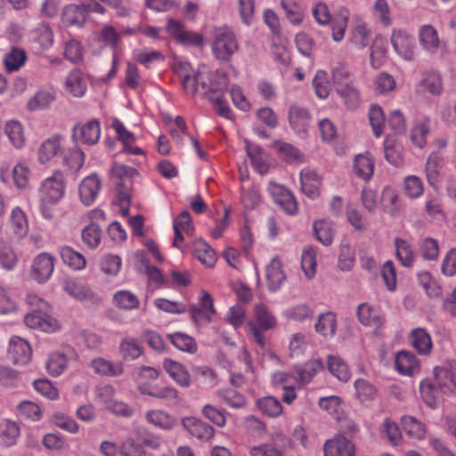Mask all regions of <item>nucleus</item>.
Instances as JSON below:
<instances>
[{
    "mask_svg": "<svg viewBox=\"0 0 456 456\" xmlns=\"http://www.w3.org/2000/svg\"><path fill=\"white\" fill-rule=\"evenodd\" d=\"M90 12L104 14L106 9L96 0H81L79 4H69L63 7L61 22L67 27L83 28Z\"/></svg>",
    "mask_w": 456,
    "mask_h": 456,
    "instance_id": "nucleus-1",
    "label": "nucleus"
},
{
    "mask_svg": "<svg viewBox=\"0 0 456 456\" xmlns=\"http://www.w3.org/2000/svg\"><path fill=\"white\" fill-rule=\"evenodd\" d=\"M238 50L239 43L232 29L222 27L215 30L212 52L217 60L229 61Z\"/></svg>",
    "mask_w": 456,
    "mask_h": 456,
    "instance_id": "nucleus-2",
    "label": "nucleus"
},
{
    "mask_svg": "<svg viewBox=\"0 0 456 456\" xmlns=\"http://www.w3.org/2000/svg\"><path fill=\"white\" fill-rule=\"evenodd\" d=\"M270 443H264L249 448L250 456H285L288 450L292 449L293 443L281 431L273 432Z\"/></svg>",
    "mask_w": 456,
    "mask_h": 456,
    "instance_id": "nucleus-3",
    "label": "nucleus"
},
{
    "mask_svg": "<svg viewBox=\"0 0 456 456\" xmlns=\"http://www.w3.org/2000/svg\"><path fill=\"white\" fill-rule=\"evenodd\" d=\"M64 191L65 183L63 174L60 170H56L41 183V201L56 203L63 197Z\"/></svg>",
    "mask_w": 456,
    "mask_h": 456,
    "instance_id": "nucleus-4",
    "label": "nucleus"
},
{
    "mask_svg": "<svg viewBox=\"0 0 456 456\" xmlns=\"http://www.w3.org/2000/svg\"><path fill=\"white\" fill-rule=\"evenodd\" d=\"M137 390L141 395H149L169 403H176L179 400L178 391L171 386H159L149 381H140Z\"/></svg>",
    "mask_w": 456,
    "mask_h": 456,
    "instance_id": "nucleus-5",
    "label": "nucleus"
},
{
    "mask_svg": "<svg viewBox=\"0 0 456 456\" xmlns=\"http://www.w3.org/2000/svg\"><path fill=\"white\" fill-rule=\"evenodd\" d=\"M167 31L181 45L186 46H200L203 45L202 35L185 30L183 24L179 20L169 19L167 24Z\"/></svg>",
    "mask_w": 456,
    "mask_h": 456,
    "instance_id": "nucleus-6",
    "label": "nucleus"
},
{
    "mask_svg": "<svg viewBox=\"0 0 456 456\" xmlns=\"http://www.w3.org/2000/svg\"><path fill=\"white\" fill-rule=\"evenodd\" d=\"M100 134V123L94 119L74 126L71 138L74 142L93 145L99 141Z\"/></svg>",
    "mask_w": 456,
    "mask_h": 456,
    "instance_id": "nucleus-7",
    "label": "nucleus"
},
{
    "mask_svg": "<svg viewBox=\"0 0 456 456\" xmlns=\"http://www.w3.org/2000/svg\"><path fill=\"white\" fill-rule=\"evenodd\" d=\"M391 44L395 51L405 60H412L414 56V37L403 29H394Z\"/></svg>",
    "mask_w": 456,
    "mask_h": 456,
    "instance_id": "nucleus-8",
    "label": "nucleus"
},
{
    "mask_svg": "<svg viewBox=\"0 0 456 456\" xmlns=\"http://www.w3.org/2000/svg\"><path fill=\"white\" fill-rule=\"evenodd\" d=\"M55 258L48 253H41L35 257L31 266V277L39 283L45 282L54 269Z\"/></svg>",
    "mask_w": 456,
    "mask_h": 456,
    "instance_id": "nucleus-9",
    "label": "nucleus"
},
{
    "mask_svg": "<svg viewBox=\"0 0 456 456\" xmlns=\"http://www.w3.org/2000/svg\"><path fill=\"white\" fill-rule=\"evenodd\" d=\"M216 313L213 298L211 295L205 290L201 292V297L199 303L190 307L191 316L196 323L202 322H210L212 316L216 314Z\"/></svg>",
    "mask_w": 456,
    "mask_h": 456,
    "instance_id": "nucleus-10",
    "label": "nucleus"
},
{
    "mask_svg": "<svg viewBox=\"0 0 456 456\" xmlns=\"http://www.w3.org/2000/svg\"><path fill=\"white\" fill-rule=\"evenodd\" d=\"M324 456H354V444L344 435H336L323 445Z\"/></svg>",
    "mask_w": 456,
    "mask_h": 456,
    "instance_id": "nucleus-11",
    "label": "nucleus"
},
{
    "mask_svg": "<svg viewBox=\"0 0 456 456\" xmlns=\"http://www.w3.org/2000/svg\"><path fill=\"white\" fill-rule=\"evenodd\" d=\"M24 322L28 327L41 330L45 332H52L59 328L58 322L41 310H33L27 314Z\"/></svg>",
    "mask_w": 456,
    "mask_h": 456,
    "instance_id": "nucleus-12",
    "label": "nucleus"
},
{
    "mask_svg": "<svg viewBox=\"0 0 456 456\" xmlns=\"http://www.w3.org/2000/svg\"><path fill=\"white\" fill-rule=\"evenodd\" d=\"M269 191L276 204L281 206L289 215H294L297 210V204L293 194L284 186L275 183H270Z\"/></svg>",
    "mask_w": 456,
    "mask_h": 456,
    "instance_id": "nucleus-13",
    "label": "nucleus"
},
{
    "mask_svg": "<svg viewBox=\"0 0 456 456\" xmlns=\"http://www.w3.org/2000/svg\"><path fill=\"white\" fill-rule=\"evenodd\" d=\"M288 118L290 126L297 133H306L312 120L309 110L297 104L289 107Z\"/></svg>",
    "mask_w": 456,
    "mask_h": 456,
    "instance_id": "nucleus-14",
    "label": "nucleus"
},
{
    "mask_svg": "<svg viewBox=\"0 0 456 456\" xmlns=\"http://www.w3.org/2000/svg\"><path fill=\"white\" fill-rule=\"evenodd\" d=\"M8 354L14 363L26 364L30 361L32 350L26 340L13 337L10 340Z\"/></svg>",
    "mask_w": 456,
    "mask_h": 456,
    "instance_id": "nucleus-15",
    "label": "nucleus"
},
{
    "mask_svg": "<svg viewBox=\"0 0 456 456\" xmlns=\"http://www.w3.org/2000/svg\"><path fill=\"white\" fill-rule=\"evenodd\" d=\"M301 190L304 194L311 199H316L320 194L322 179L315 170L304 168L300 172Z\"/></svg>",
    "mask_w": 456,
    "mask_h": 456,
    "instance_id": "nucleus-16",
    "label": "nucleus"
},
{
    "mask_svg": "<svg viewBox=\"0 0 456 456\" xmlns=\"http://www.w3.org/2000/svg\"><path fill=\"white\" fill-rule=\"evenodd\" d=\"M182 425L192 436L200 440H208L215 434V429L210 425L194 417L183 418Z\"/></svg>",
    "mask_w": 456,
    "mask_h": 456,
    "instance_id": "nucleus-17",
    "label": "nucleus"
},
{
    "mask_svg": "<svg viewBox=\"0 0 456 456\" xmlns=\"http://www.w3.org/2000/svg\"><path fill=\"white\" fill-rule=\"evenodd\" d=\"M163 368L176 384L182 387H190L191 383V375L182 363L167 358L163 362Z\"/></svg>",
    "mask_w": 456,
    "mask_h": 456,
    "instance_id": "nucleus-18",
    "label": "nucleus"
},
{
    "mask_svg": "<svg viewBox=\"0 0 456 456\" xmlns=\"http://www.w3.org/2000/svg\"><path fill=\"white\" fill-rule=\"evenodd\" d=\"M101 188V180L92 175L84 178L79 186V196L81 201L86 205H91L96 199Z\"/></svg>",
    "mask_w": 456,
    "mask_h": 456,
    "instance_id": "nucleus-19",
    "label": "nucleus"
},
{
    "mask_svg": "<svg viewBox=\"0 0 456 456\" xmlns=\"http://www.w3.org/2000/svg\"><path fill=\"white\" fill-rule=\"evenodd\" d=\"M62 136L55 134L44 141L38 149V159L44 164L62 152Z\"/></svg>",
    "mask_w": 456,
    "mask_h": 456,
    "instance_id": "nucleus-20",
    "label": "nucleus"
},
{
    "mask_svg": "<svg viewBox=\"0 0 456 456\" xmlns=\"http://www.w3.org/2000/svg\"><path fill=\"white\" fill-rule=\"evenodd\" d=\"M419 38L423 48L430 53H436L443 45L436 29L431 25H423L419 28Z\"/></svg>",
    "mask_w": 456,
    "mask_h": 456,
    "instance_id": "nucleus-21",
    "label": "nucleus"
},
{
    "mask_svg": "<svg viewBox=\"0 0 456 456\" xmlns=\"http://www.w3.org/2000/svg\"><path fill=\"white\" fill-rule=\"evenodd\" d=\"M375 162L369 152L358 154L354 161V172L365 182L370 181L374 174Z\"/></svg>",
    "mask_w": 456,
    "mask_h": 456,
    "instance_id": "nucleus-22",
    "label": "nucleus"
},
{
    "mask_svg": "<svg viewBox=\"0 0 456 456\" xmlns=\"http://www.w3.org/2000/svg\"><path fill=\"white\" fill-rule=\"evenodd\" d=\"M286 279L282 270L281 261L278 257H273L266 267L267 286L270 290L279 289Z\"/></svg>",
    "mask_w": 456,
    "mask_h": 456,
    "instance_id": "nucleus-23",
    "label": "nucleus"
},
{
    "mask_svg": "<svg viewBox=\"0 0 456 456\" xmlns=\"http://www.w3.org/2000/svg\"><path fill=\"white\" fill-rule=\"evenodd\" d=\"M91 367L95 373L102 376L118 377L124 372L121 362H113L102 357L94 359L91 362Z\"/></svg>",
    "mask_w": 456,
    "mask_h": 456,
    "instance_id": "nucleus-24",
    "label": "nucleus"
},
{
    "mask_svg": "<svg viewBox=\"0 0 456 456\" xmlns=\"http://www.w3.org/2000/svg\"><path fill=\"white\" fill-rule=\"evenodd\" d=\"M411 341L415 350L423 355H427L431 352L432 340L426 330L419 328L413 330L411 333Z\"/></svg>",
    "mask_w": 456,
    "mask_h": 456,
    "instance_id": "nucleus-25",
    "label": "nucleus"
},
{
    "mask_svg": "<svg viewBox=\"0 0 456 456\" xmlns=\"http://www.w3.org/2000/svg\"><path fill=\"white\" fill-rule=\"evenodd\" d=\"M395 365L400 373L409 376L413 375L419 369V362L415 355L405 351L397 354Z\"/></svg>",
    "mask_w": 456,
    "mask_h": 456,
    "instance_id": "nucleus-26",
    "label": "nucleus"
},
{
    "mask_svg": "<svg viewBox=\"0 0 456 456\" xmlns=\"http://www.w3.org/2000/svg\"><path fill=\"white\" fill-rule=\"evenodd\" d=\"M314 234L315 238L324 246L332 243L335 230L333 224L326 220L315 221L313 225Z\"/></svg>",
    "mask_w": 456,
    "mask_h": 456,
    "instance_id": "nucleus-27",
    "label": "nucleus"
},
{
    "mask_svg": "<svg viewBox=\"0 0 456 456\" xmlns=\"http://www.w3.org/2000/svg\"><path fill=\"white\" fill-rule=\"evenodd\" d=\"M31 37L42 49H47L53 44V32L49 24L41 22L31 31Z\"/></svg>",
    "mask_w": 456,
    "mask_h": 456,
    "instance_id": "nucleus-28",
    "label": "nucleus"
},
{
    "mask_svg": "<svg viewBox=\"0 0 456 456\" xmlns=\"http://www.w3.org/2000/svg\"><path fill=\"white\" fill-rule=\"evenodd\" d=\"M146 419L152 425L165 430L173 428L176 419L170 414L160 410H151L146 413Z\"/></svg>",
    "mask_w": 456,
    "mask_h": 456,
    "instance_id": "nucleus-29",
    "label": "nucleus"
},
{
    "mask_svg": "<svg viewBox=\"0 0 456 456\" xmlns=\"http://www.w3.org/2000/svg\"><path fill=\"white\" fill-rule=\"evenodd\" d=\"M61 260L75 270H82L86 267V258L73 248L68 246L61 247L59 250Z\"/></svg>",
    "mask_w": 456,
    "mask_h": 456,
    "instance_id": "nucleus-30",
    "label": "nucleus"
},
{
    "mask_svg": "<svg viewBox=\"0 0 456 456\" xmlns=\"http://www.w3.org/2000/svg\"><path fill=\"white\" fill-rule=\"evenodd\" d=\"M438 387L444 394L452 391V387H456V368L451 370L447 368H435L434 370Z\"/></svg>",
    "mask_w": 456,
    "mask_h": 456,
    "instance_id": "nucleus-31",
    "label": "nucleus"
},
{
    "mask_svg": "<svg viewBox=\"0 0 456 456\" xmlns=\"http://www.w3.org/2000/svg\"><path fill=\"white\" fill-rule=\"evenodd\" d=\"M401 424L405 434L412 439L420 440L426 434L425 426L411 416H403Z\"/></svg>",
    "mask_w": 456,
    "mask_h": 456,
    "instance_id": "nucleus-32",
    "label": "nucleus"
},
{
    "mask_svg": "<svg viewBox=\"0 0 456 456\" xmlns=\"http://www.w3.org/2000/svg\"><path fill=\"white\" fill-rule=\"evenodd\" d=\"M66 86L70 94L81 97L86 91V83L78 69H73L66 78Z\"/></svg>",
    "mask_w": 456,
    "mask_h": 456,
    "instance_id": "nucleus-33",
    "label": "nucleus"
},
{
    "mask_svg": "<svg viewBox=\"0 0 456 456\" xmlns=\"http://www.w3.org/2000/svg\"><path fill=\"white\" fill-rule=\"evenodd\" d=\"M167 337L177 349L189 354L196 353L198 346L192 337L183 332L169 334Z\"/></svg>",
    "mask_w": 456,
    "mask_h": 456,
    "instance_id": "nucleus-34",
    "label": "nucleus"
},
{
    "mask_svg": "<svg viewBox=\"0 0 456 456\" xmlns=\"http://www.w3.org/2000/svg\"><path fill=\"white\" fill-rule=\"evenodd\" d=\"M442 158L438 153H432L428 156L426 163V176L428 183L436 187L439 183V170L441 168Z\"/></svg>",
    "mask_w": 456,
    "mask_h": 456,
    "instance_id": "nucleus-35",
    "label": "nucleus"
},
{
    "mask_svg": "<svg viewBox=\"0 0 456 456\" xmlns=\"http://www.w3.org/2000/svg\"><path fill=\"white\" fill-rule=\"evenodd\" d=\"M336 91L348 109L354 110L358 107L361 101L360 93L353 83L338 87Z\"/></svg>",
    "mask_w": 456,
    "mask_h": 456,
    "instance_id": "nucleus-36",
    "label": "nucleus"
},
{
    "mask_svg": "<svg viewBox=\"0 0 456 456\" xmlns=\"http://www.w3.org/2000/svg\"><path fill=\"white\" fill-rule=\"evenodd\" d=\"M217 395L222 400V402L232 408L240 409L247 405V400L245 396L234 389H220L217 391Z\"/></svg>",
    "mask_w": 456,
    "mask_h": 456,
    "instance_id": "nucleus-37",
    "label": "nucleus"
},
{
    "mask_svg": "<svg viewBox=\"0 0 456 456\" xmlns=\"http://www.w3.org/2000/svg\"><path fill=\"white\" fill-rule=\"evenodd\" d=\"M113 302L118 308L125 310L137 309L140 305L138 297L129 290H120L114 294Z\"/></svg>",
    "mask_w": 456,
    "mask_h": 456,
    "instance_id": "nucleus-38",
    "label": "nucleus"
},
{
    "mask_svg": "<svg viewBox=\"0 0 456 456\" xmlns=\"http://www.w3.org/2000/svg\"><path fill=\"white\" fill-rule=\"evenodd\" d=\"M328 369L339 380L346 382L350 379V371L345 361L334 355L328 357Z\"/></svg>",
    "mask_w": 456,
    "mask_h": 456,
    "instance_id": "nucleus-39",
    "label": "nucleus"
},
{
    "mask_svg": "<svg viewBox=\"0 0 456 456\" xmlns=\"http://www.w3.org/2000/svg\"><path fill=\"white\" fill-rule=\"evenodd\" d=\"M337 330V320L334 314L328 312L319 316L318 322L315 324V330L323 335L333 336Z\"/></svg>",
    "mask_w": 456,
    "mask_h": 456,
    "instance_id": "nucleus-40",
    "label": "nucleus"
},
{
    "mask_svg": "<svg viewBox=\"0 0 456 456\" xmlns=\"http://www.w3.org/2000/svg\"><path fill=\"white\" fill-rule=\"evenodd\" d=\"M54 100L55 94L53 93L39 91L28 100L27 108L31 111L44 110L49 108Z\"/></svg>",
    "mask_w": 456,
    "mask_h": 456,
    "instance_id": "nucleus-41",
    "label": "nucleus"
},
{
    "mask_svg": "<svg viewBox=\"0 0 456 456\" xmlns=\"http://www.w3.org/2000/svg\"><path fill=\"white\" fill-rule=\"evenodd\" d=\"M396 256L402 265L411 267L414 261V252L411 246L404 240L396 238L395 240Z\"/></svg>",
    "mask_w": 456,
    "mask_h": 456,
    "instance_id": "nucleus-42",
    "label": "nucleus"
},
{
    "mask_svg": "<svg viewBox=\"0 0 456 456\" xmlns=\"http://www.w3.org/2000/svg\"><path fill=\"white\" fill-rule=\"evenodd\" d=\"M323 364L320 360H311L306 362L303 366L296 367V372L304 384L309 383L312 378L321 370Z\"/></svg>",
    "mask_w": 456,
    "mask_h": 456,
    "instance_id": "nucleus-43",
    "label": "nucleus"
},
{
    "mask_svg": "<svg viewBox=\"0 0 456 456\" xmlns=\"http://www.w3.org/2000/svg\"><path fill=\"white\" fill-rule=\"evenodd\" d=\"M436 384H434L430 380H423L419 385L420 394L423 400L432 409H435L437 406L438 390H441L436 379Z\"/></svg>",
    "mask_w": 456,
    "mask_h": 456,
    "instance_id": "nucleus-44",
    "label": "nucleus"
},
{
    "mask_svg": "<svg viewBox=\"0 0 456 456\" xmlns=\"http://www.w3.org/2000/svg\"><path fill=\"white\" fill-rule=\"evenodd\" d=\"M10 224L18 238H22L27 234L28 230V221L25 213L20 208L12 210Z\"/></svg>",
    "mask_w": 456,
    "mask_h": 456,
    "instance_id": "nucleus-45",
    "label": "nucleus"
},
{
    "mask_svg": "<svg viewBox=\"0 0 456 456\" xmlns=\"http://www.w3.org/2000/svg\"><path fill=\"white\" fill-rule=\"evenodd\" d=\"M387 46L386 41L379 37H376L370 46V63L375 69H379L386 57Z\"/></svg>",
    "mask_w": 456,
    "mask_h": 456,
    "instance_id": "nucleus-46",
    "label": "nucleus"
},
{
    "mask_svg": "<svg viewBox=\"0 0 456 456\" xmlns=\"http://www.w3.org/2000/svg\"><path fill=\"white\" fill-rule=\"evenodd\" d=\"M119 350L125 361L135 360L142 353V348L139 343L134 338H126L122 340Z\"/></svg>",
    "mask_w": 456,
    "mask_h": 456,
    "instance_id": "nucleus-47",
    "label": "nucleus"
},
{
    "mask_svg": "<svg viewBox=\"0 0 456 456\" xmlns=\"http://www.w3.org/2000/svg\"><path fill=\"white\" fill-rule=\"evenodd\" d=\"M384 151L386 159L392 165L399 167L403 163L401 144L395 143L394 141L387 138L384 142Z\"/></svg>",
    "mask_w": 456,
    "mask_h": 456,
    "instance_id": "nucleus-48",
    "label": "nucleus"
},
{
    "mask_svg": "<svg viewBox=\"0 0 456 456\" xmlns=\"http://www.w3.org/2000/svg\"><path fill=\"white\" fill-rule=\"evenodd\" d=\"M27 55L25 51L13 47L4 57V65L9 72L18 70L24 65Z\"/></svg>",
    "mask_w": 456,
    "mask_h": 456,
    "instance_id": "nucleus-49",
    "label": "nucleus"
},
{
    "mask_svg": "<svg viewBox=\"0 0 456 456\" xmlns=\"http://www.w3.org/2000/svg\"><path fill=\"white\" fill-rule=\"evenodd\" d=\"M4 132L14 147L20 149L24 145L25 138L23 128L18 121H9L6 123Z\"/></svg>",
    "mask_w": 456,
    "mask_h": 456,
    "instance_id": "nucleus-50",
    "label": "nucleus"
},
{
    "mask_svg": "<svg viewBox=\"0 0 456 456\" xmlns=\"http://www.w3.org/2000/svg\"><path fill=\"white\" fill-rule=\"evenodd\" d=\"M99 41L105 46L115 50L118 48L121 37L119 32L111 25H105L99 33Z\"/></svg>",
    "mask_w": 456,
    "mask_h": 456,
    "instance_id": "nucleus-51",
    "label": "nucleus"
},
{
    "mask_svg": "<svg viewBox=\"0 0 456 456\" xmlns=\"http://www.w3.org/2000/svg\"><path fill=\"white\" fill-rule=\"evenodd\" d=\"M301 267L308 279L314 276L316 273V251L314 248L308 247L303 250Z\"/></svg>",
    "mask_w": 456,
    "mask_h": 456,
    "instance_id": "nucleus-52",
    "label": "nucleus"
},
{
    "mask_svg": "<svg viewBox=\"0 0 456 456\" xmlns=\"http://www.w3.org/2000/svg\"><path fill=\"white\" fill-rule=\"evenodd\" d=\"M273 148L275 149L287 161H302L303 155L300 151L294 147L292 144L275 141L273 143Z\"/></svg>",
    "mask_w": 456,
    "mask_h": 456,
    "instance_id": "nucleus-53",
    "label": "nucleus"
},
{
    "mask_svg": "<svg viewBox=\"0 0 456 456\" xmlns=\"http://www.w3.org/2000/svg\"><path fill=\"white\" fill-rule=\"evenodd\" d=\"M369 119L375 136L379 137L384 132L386 124L382 109L377 105L371 106L369 111Z\"/></svg>",
    "mask_w": 456,
    "mask_h": 456,
    "instance_id": "nucleus-54",
    "label": "nucleus"
},
{
    "mask_svg": "<svg viewBox=\"0 0 456 456\" xmlns=\"http://www.w3.org/2000/svg\"><path fill=\"white\" fill-rule=\"evenodd\" d=\"M63 162L72 173L77 174L84 165L85 154L79 148L71 149L65 155Z\"/></svg>",
    "mask_w": 456,
    "mask_h": 456,
    "instance_id": "nucleus-55",
    "label": "nucleus"
},
{
    "mask_svg": "<svg viewBox=\"0 0 456 456\" xmlns=\"http://www.w3.org/2000/svg\"><path fill=\"white\" fill-rule=\"evenodd\" d=\"M64 290L77 300L84 301L91 297L92 293L88 288L81 283L69 280L64 283Z\"/></svg>",
    "mask_w": 456,
    "mask_h": 456,
    "instance_id": "nucleus-56",
    "label": "nucleus"
},
{
    "mask_svg": "<svg viewBox=\"0 0 456 456\" xmlns=\"http://www.w3.org/2000/svg\"><path fill=\"white\" fill-rule=\"evenodd\" d=\"M257 406L263 413L269 417H277L282 412L281 403L273 396L259 399Z\"/></svg>",
    "mask_w": 456,
    "mask_h": 456,
    "instance_id": "nucleus-57",
    "label": "nucleus"
},
{
    "mask_svg": "<svg viewBox=\"0 0 456 456\" xmlns=\"http://www.w3.org/2000/svg\"><path fill=\"white\" fill-rule=\"evenodd\" d=\"M102 230L98 224L92 223L82 231V240L91 248H95L101 242Z\"/></svg>",
    "mask_w": 456,
    "mask_h": 456,
    "instance_id": "nucleus-58",
    "label": "nucleus"
},
{
    "mask_svg": "<svg viewBox=\"0 0 456 456\" xmlns=\"http://www.w3.org/2000/svg\"><path fill=\"white\" fill-rule=\"evenodd\" d=\"M17 263V256L10 244L4 239H0V265L11 270Z\"/></svg>",
    "mask_w": 456,
    "mask_h": 456,
    "instance_id": "nucleus-59",
    "label": "nucleus"
},
{
    "mask_svg": "<svg viewBox=\"0 0 456 456\" xmlns=\"http://www.w3.org/2000/svg\"><path fill=\"white\" fill-rule=\"evenodd\" d=\"M255 314L259 329L262 330H268L275 326V318L268 312L264 305L258 304L256 305Z\"/></svg>",
    "mask_w": 456,
    "mask_h": 456,
    "instance_id": "nucleus-60",
    "label": "nucleus"
},
{
    "mask_svg": "<svg viewBox=\"0 0 456 456\" xmlns=\"http://www.w3.org/2000/svg\"><path fill=\"white\" fill-rule=\"evenodd\" d=\"M100 267L105 274L115 276L120 270L121 259L116 255H104L100 260Z\"/></svg>",
    "mask_w": 456,
    "mask_h": 456,
    "instance_id": "nucleus-61",
    "label": "nucleus"
},
{
    "mask_svg": "<svg viewBox=\"0 0 456 456\" xmlns=\"http://www.w3.org/2000/svg\"><path fill=\"white\" fill-rule=\"evenodd\" d=\"M349 12L346 9H342L338 17L332 21V37L339 42L344 38L345 31L347 27Z\"/></svg>",
    "mask_w": 456,
    "mask_h": 456,
    "instance_id": "nucleus-62",
    "label": "nucleus"
},
{
    "mask_svg": "<svg viewBox=\"0 0 456 456\" xmlns=\"http://www.w3.org/2000/svg\"><path fill=\"white\" fill-rule=\"evenodd\" d=\"M63 56L68 61L76 63L82 60V45L78 40L69 39L64 44Z\"/></svg>",
    "mask_w": 456,
    "mask_h": 456,
    "instance_id": "nucleus-63",
    "label": "nucleus"
},
{
    "mask_svg": "<svg viewBox=\"0 0 456 456\" xmlns=\"http://www.w3.org/2000/svg\"><path fill=\"white\" fill-rule=\"evenodd\" d=\"M370 33L365 25H358L352 32L350 41L358 49L365 48L370 42Z\"/></svg>",
    "mask_w": 456,
    "mask_h": 456,
    "instance_id": "nucleus-64",
    "label": "nucleus"
}]
</instances>
